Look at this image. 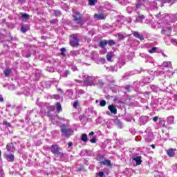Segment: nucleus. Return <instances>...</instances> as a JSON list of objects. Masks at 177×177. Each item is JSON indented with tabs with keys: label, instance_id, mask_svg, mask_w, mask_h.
Returning <instances> with one entry per match:
<instances>
[{
	"label": "nucleus",
	"instance_id": "f257e3e1",
	"mask_svg": "<svg viewBox=\"0 0 177 177\" xmlns=\"http://www.w3.org/2000/svg\"><path fill=\"white\" fill-rule=\"evenodd\" d=\"M172 68V63L171 62H165L160 66L159 69H158V73L161 75L162 74H165V71L161 70H168V68Z\"/></svg>",
	"mask_w": 177,
	"mask_h": 177
},
{
	"label": "nucleus",
	"instance_id": "f03ea898",
	"mask_svg": "<svg viewBox=\"0 0 177 177\" xmlns=\"http://www.w3.org/2000/svg\"><path fill=\"white\" fill-rule=\"evenodd\" d=\"M61 132H62L63 136L68 138V136H71V133H73V131L71 127H67L66 126V124H64L61 127Z\"/></svg>",
	"mask_w": 177,
	"mask_h": 177
},
{
	"label": "nucleus",
	"instance_id": "7ed1b4c3",
	"mask_svg": "<svg viewBox=\"0 0 177 177\" xmlns=\"http://www.w3.org/2000/svg\"><path fill=\"white\" fill-rule=\"evenodd\" d=\"M84 80L85 84L88 85V86H92L93 85H95V77H91L88 75H85L84 76Z\"/></svg>",
	"mask_w": 177,
	"mask_h": 177
},
{
	"label": "nucleus",
	"instance_id": "20e7f679",
	"mask_svg": "<svg viewBox=\"0 0 177 177\" xmlns=\"http://www.w3.org/2000/svg\"><path fill=\"white\" fill-rule=\"evenodd\" d=\"M70 45L73 47L78 46V37H77V35H71Z\"/></svg>",
	"mask_w": 177,
	"mask_h": 177
},
{
	"label": "nucleus",
	"instance_id": "39448f33",
	"mask_svg": "<svg viewBox=\"0 0 177 177\" xmlns=\"http://www.w3.org/2000/svg\"><path fill=\"white\" fill-rule=\"evenodd\" d=\"M60 148L57 147V145H52L51 147V151L53 153V154H55V156H62L61 152L59 151Z\"/></svg>",
	"mask_w": 177,
	"mask_h": 177
},
{
	"label": "nucleus",
	"instance_id": "423d86ee",
	"mask_svg": "<svg viewBox=\"0 0 177 177\" xmlns=\"http://www.w3.org/2000/svg\"><path fill=\"white\" fill-rule=\"evenodd\" d=\"M147 3V0H138V1L137 2L136 8L139 9L140 8L141 9H144Z\"/></svg>",
	"mask_w": 177,
	"mask_h": 177
},
{
	"label": "nucleus",
	"instance_id": "0eeeda50",
	"mask_svg": "<svg viewBox=\"0 0 177 177\" xmlns=\"http://www.w3.org/2000/svg\"><path fill=\"white\" fill-rule=\"evenodd\" d=\"M73 18L77 24H81L82 20H81V14H80V12H76L75 15H73Z\"/></svg>",
	"mask_w": 177,
	"mask_h": 177
},
{
	"label": "nucleus",
	"instance_id": "6e6552de",
	"mask_svg": "<svg viewBox=\"0 0 177 177\" xmlns=\"http://www.w3.org/2000/svg\"><path fill=\"white\" fill-rule=\"evenodd\" d=\"M94 19L95 20H104L106 16L104 14H95Z\"/></svg>",
	"mask_w": 177,
	"mask_h": 177
},
{
	"label": "nucleus",
	"instance_id": "1a4fd4ad",
	"mask_svg": "<svg viewBox=\"0 0 177 177\" xmlns=\"http://www.w3.org/2000/svg\"><path fill=\"white\" fill-rule=\"evenodd\" d=\"M109 110L112 113V114H117V108L115 105L111 104L108 106Z\"/></svg>",
	"mask_w": 177,
	"mask_h": 177
},
{
	"label": "nucleus",
	"instance_id": "9d476101",
	"mask_svg": "<svg viewBox=\"0 0 177 177\" xmlns=\"http://www.w3.org/2000/svg\"><path fill=\"white\" fill-rule=\"evenodd\" d=\"M4 157L6 160H7V161H9L10 162H12V161H14L15 160V156H13L12 154H6L4 155Z\"/></svg>",
	"mask_w": 177,
	"mask_h": 177
},
{
	"label": "nucleus",
	"instance_id": "9b49d317",
	"mask_svg": "<svg viewBox=\"0 0 177 177\" xmlns=\"http://www.w3.org/2000/svg\"><path fill=\"white\" fill-rule=\"evenodd\" d=\"M176 151V149H170L167 150V153L169 157H174V156H175Z\"/></svg>",
	"mask_w": 177,
	"mask_h": 177
},
{
	"label": "nucleus",
	"instance_id": "f8f14e48",
	"mask_svg": "<svg viewBox=\"0 0 177 177\" xmlns=\"http://www.w3.org/2000/svg\"><path fill=\"white\" fill-rule=\"evenodd\" d=\"M6 149L8 151H10V152H13L15 150V147H13V143L8 144L6 146Z\"/></svg>",
	"mask_w": 177,
	"mask_h": 177
},
{
	"label": "nucleus",
	"instance_id": "ddd939ff",
	"mask_svg": "<svg viewBox=\"0 0 177 177\" xmlns=\"http://www.w3.org/2000/svg\"><path fill=\"white\" fill-rule=\"evenodd\" d=\"M133 161H136V165H140L142 164V157L137 156L133 158Z\"/></svg>",
	"mask_w": 177,
	"mask_h": 177
},
{
	"label": "nucleus",
	"instance_id": "4468645a",
	"mask_svg": "<svg viewBox=\"0 0 177 177\" xmlns=\"http://www.w3.org/2000/svg\"><path fill=\"white\" fill-rule=\"evenodd\" d=\"M107 44H109V41H107L106 40H102L100 41L99 46L101 48H105V46H107Z\"/></svg>",
	"mask_w": 177,
	"mask_h": 177
},
{
	"label": "nucleus",
	"instance_id": "2eb2a0df",
	"mask_svg": "<svg viewBox=\"0 0 177 177\" xmlns=\"http://www.w3.org/2000/svg\"><path fill=\"white\" fill-rule=\"evenodd\" d=\"M133 35L134 37H136V38H138L139 39H140V41H143V39H145L143 36L140 35V34H139V32H134Z\"/></svg>",
	"mask_w": 177,
	"mask_h": 177
},
{
	"label": "nucleus",
	"instance_id": "dca6fc26",
	"mask_svg": "<svg viewBox=\"0 0 177 177\" xmlns=\"http://www.w3.org/2000/svg\"><path fill=\"white\" fill-rule=\"evenodd\" d=\"M3 73H4L5 77H9V75L12 74V69L7 68L3 71Z\"/></svg>",
	"mask_w": 177,
	"mask_h": 177
},
{
	"label": "nucleus",
	"instance_id": "f3484780",
	"mask_svg": "<svg viewBox=\"0 0 177 177\" xmlns=\"http://www.w3.org/2000/svg\"><path fill=\"white\" fill-rule=\"evenodd\" d=\"M167 122L169 124H174L175 122V118L174 116H169L167 118Z\"/></svg>",
	"mask_w": 177,
	"mask_h": 177
},
{
	"label": "nucleus",
	"instance_id": "a211bd4d",
	"mask_svg": "<svg viewBox=\"0 0 177 177\" xmlns=\"http://www.w3.org/2000/svg\"><path fill=\"white\" fill-rule=\"evenodd\" d=\"M100 164H101L102 165H108V166H110V165H111V162L110 160H104V161L100 162Z\"/></svg>",
	"mask_w": 177,
	"mask_h": 177
},
{
	"label": "nucleus",
	"instance_id": "6ab92c4d",
	"mask_svg": "<svg viewBox=\"0 0 177 177\" xmlns=\"http://www.w3.org/2000/svg\"><path fill=\"white\" fill-rule=\"evenodd\" d=\"M82 142H88V135H86V133L82 135Z\"/></svg>",
	"mask_w": 177,
	"mask_h": 177
},
{
	"label": "nucleus",
	"instance_id": "aec40b11",
	"mask_svg": "<svg viewBox=\"0 0 177 177\" xmlns=\"http://www.w3.org/2000/svg\"><path fill=\"white\" fill-rule=\"evenodd\" d=\"M171 29L169 28L167 30H162L161 32L165 35H169V34H171Z\"/></svg>",
	"mask_w": 177,
	"mask_h": 177
},
{
	"label": "nucleus",
	"instance_id": "412c9836",
	"mask_svg": "<svg viewBox=\"0 0 177 177\" xmlns=\"http://www.w3.org/2000/svg\"><path fill=\"white\" fill-rule=\"evenodd\" d=\"M111 57H113V53H109L106 55V59H107L108 62H111Z\"/></svg>",
	"mask_w": 177,
	"mask_h": 177
},
{
	"label": "nucleus",
	"instance_id": "4be33fe9",
	"mask_svg": "<svg viewBox=\"0 0 177 177\" xmlns=\"http://www.w3.org/2000/svg\"><path fill=\"white\" fill-rule=\"evenodd\" d=\"M56 107H57V113H60V111H62V105L60 104V103H57L56 104Z\"/></svg>",
	"mask_w": 177,
	"mask_h": 177
},
{
	"label": "nucleus",
	"instance_id": "5701e85b",
	"mask_svg": "<svg viewBox=\"0 0 177 177\" xmlns=\"http://www.w3.org/2000/svg\"><path fill=\"white\" fill-rule=\"evenodd\" d=\"M156 51H157V48L156 47H153L152 48L148 50V52L149 53H156Z\"/></svg>",
	"mask_w": 177,
	"mask_h": 177
},
{
	"label": "nucleus",
	"instance_id": "b1692460",
	"mask_svg": "<svg viewBox=\"0 0 177 177\" xmlns=\"http://www.w3.org/2000/svg\"><path fill=\"white\" fill-rule=\"evenodd\" d=\"M97 2V0H89L88 1V3L89 5H91V6H93V5H95V3Z\"/></svg>",
	"mask_w": 177,
	"mask_h": 177
},
{
	"label": "nucleus",
	"instance_id": "393cba45",
	"mask_svg": "<svg viewBox=\"0 0 177 177\" xmlns=\"http://www.w3.org/2000/svg\"><path fill=\"white\" fill-rule=\"evenodd\" d=\"M145 19V17L143 15L139 16L136 18L137 21H142Z\"/></svg>",
	"mask_w": 177,
	"mask_h": 177
},
{
	"label": "nucleus",
	"instance_id": "a878e982",
	"mask_svg": "<svg viewBox=\"0 0 177 177\" xmlns=\"http://www.w3.org/2000/svg\"><path fill=\"white\" fill-rule=\"evenodd\" d=\"M108 44L109 45V46H113V45H115V42L114 41V40H109Z\"/></svg>",
	"mask_w": 177,
	"mask_h": 177
},
{
	"label": "nucleus",
	"instance_id": "bb28decb",
	"mask_svg": "<svg viewBox=\"0 0 177 177\" xmlns=\"http://www.w3.org/2000/svg\"><path fill=\"white\" fill-rule=\"evenodd\" d=\"M60 50H61V55H62V56H66V53H64V52H66V48H62L61 49H60Z\"/></svg>",
	"mask_w": 177,
	"mask_h": 177
},
{
	"label": "nucleus",
	"instance_id": "cd10ccee",
	"mask_svg": "<svg viewBox=\"0 0 177 177\" xmlns=\"http://www.w3.org/2000/svg\"><path fill=\"white\" fill-rule=\"evenodd\" d=\"M100 104L102 107H104V106H106V100L100 101Z\"/></svg>",
	"mask_w": 177,
	"mask_h": 177
},
{
	"label": "nucleus",
	"instance_id": "c85d7f7f",
	"mask_svg": "<svg viewBox=\"0 0 177 177\" xmlns=\"http://www.w3.org/2000/svg\"><path fill=\"white\" fill-rule=\"evenodd\" d=\"M90 142H91V143H96V137L93 136V137L91 138V139L90 140Z\"/></svg>",
	"mask_w": 177,
	"mask_h": 177
},
{
	"label": "nucleus",
	"instance_id": "c756f323",
	"mask_svg": "<svg viewBox=\"0 0 177 177\" xmlns=\"http://www.w3.org/2000/svg\"><path fill=\"white\" fill-rule=\"evenodd\" d=\"M54 13H55V16H60L62 15V12L59 10H55Z\"/></svg>",
	"mask_w": 177,
	"mask_h": 177
},
{
	"label": "nucleus",
	"instance_id": "7c9ffc66",
	"mask_svg": "<svg viewBox=\"0 0 177 177\" xmlns=\"http://www.w3.org/2000/svg\"><path fill=\"white\" fill-rule=\"evenodd\" d=\"M22 17H24V19H30V16L26 13L22 14Z\"/></svg>",
	"mask_w": 177,
	"mask_h": 177
},
{
	"label": "nucleus",
	"instance_id": "2f4dec72",
	"mask_svg": "<svg viewBox=\"0 0 177 177\" xmlns=\"http://www.w3.org/2000/svg\"><path fill=\"white\" fill-rule=\"evenodd\" d=\"M118 38H119V39H124V38H125V36H124V35H122L121 33H119Z\"/></svg>",
	"mask_w": 177,
	"mask_h": 177
},
{
	"label": "nucleus",
	"instance_id": "473e14b6",
	"mask_svg": "<svg viewBox=\"0 0 177 177\" xmlns=\"http://www.w3.org/2000/svg\"><path fill=\"white\" fill-rule=\"evenodd\" d=\"M171 42L172 43L173 45H177V39H172Z\"/></svg>",
	"mask_w": 177,
	"mask_h": 177
},
{
	"label": "nucleus",
	"instance_id": "72a5a7b5",
	"mask_svg": "<svg viewBox=\"0 0 177 177\" xmlns=\"http://www.w3.org/2000/svg\"><path fill=\"white\" fill-rule=\"evenodd\" d=\"M110 71H117V67H115V66H111L110 67Z\"/></svg>",
	"mask_w": 177,
	"mask_h": 177
},
{
	"label": "nucleus",
	"instance_id": "f704fd0d",
	"mask_svg": "<svg viewBox=\"0 0 177 177\" xmlns=\"http://www.w3.org/2000/svg\"><path fill=\"white\" fill-rule=\"evenodd\" d=\"M4 125H6V127H10V123L8 122L6 120H3Z\"/></svg>",
	"mask_w": 177,
	"mask_h": 177
},
{
	"label": "nucleus",
	"instance_id": "c9c22d12",
	"mask_svg": "<svg viewBox=\"0 0 177 177\" xmlns=\"http://www.w3.org/2000/svg\"><path fill=\"white\" fill-rule=\"evenodd\" d=\"M73 107L75 109H77V107H78V102L75 101L74 103H73Z\"/></svg>",
	"mask_w": 177,
	"mask_h": 177
},
{
	"label": "nucleus",
	"instance_id": "e433bc0d",
	"mask_svg": "<svg viewBox=\"0 0 177 177\" xmlns=\"http://www.w3.org/2000/svg\"><path fill=\"white\" fill-rule=\"evenodd\" d=\"M97 175H99L100 177H103V176H104V173L100 171V172L97 173Z\"/></svg>",
	"mask_w": 177,
	"mask_h": 177
},
{
	"label": "nucleus",
	"instance_id": "4c0bfd02",
	"mask_svg": "<svg viewBox=\"0 0 177 177\" xmlns=\"http://www.w3.org/2000/svg\"><path fill=\"white\" fill-rule=\"evenodd\" d=\"M153 121H154V122H157V121H158V117L157 116L153 117Z\"/></svg>",
	"mask_w": 177,
	"mask_h": 177
},
{
	"label": "nucleus",
	"instance_id": "58836bf2",
	"mask_svg": "<svg viewBox=\"0 0 177 177\" xmlns=\"http://www.w3.org/2000/svg\"><path fill=\"white\" fill-rule=\"evenodd\" d=\"M57 21V19H53L50 21L51 24H55Z\"/></svg>",
	"mask_w": 177,
	"mask_h": 177
},
{
	"label": "nucleus",
	"instance_id": "ea45409f",
	"mask_svg": "<svg viewBox=\"0 0 177 177\" xmlns=\"http://www.w3.org/2000/svg\"><path fill=\"white\" fill-rule=\"evenodd\" d=\"M54 98L58 100V99H60V96L59 95H54Z\"/></svg>",
	"mask_w": 177,
	"mask_h": 177
},
{
	"label": "nucleus",
	"instance_id": "a19ab883",
	"mask_svg": "<svg viewBox=\"0 0 177 177\" xmlns=\"http://www.w3.org/2000/svg\"><path fill=\"white\" fill-rule=\"evenodd\" d=\"M21 30L23 32H27V30L26 28H24V27L22 26Z\"/></svg>",
	"mask_w": 177,
	"mask_h": 177
},
{
	"label": "nucleus",
	"instance_id": "79ce46f5",
	"mask_svg": "<svg viewBox=\"0 0 177 177\" xmlns=\"http://www.w3.org/2000/svg\"><path fill=\"white\" fill-rule=\"evenodd\" d=\"M68 74H70V72L68 71H65V77H67V75H68Z\"/></svg>",
	"mask_w": 177,
	"mask_h": 177
},
{
	"label": "nucleus",
	"instance_id": "37998d69",
	"mask_svg": "<svg viewBox=\"0 0 177 177\" xmlns=\"http://www.w3.org/2000/svg\"><path fill=\"white\" fill-rule=\"evenodd\" d=\"M93 135H95V132H93V131H91V132L89 133V136H93Z\"/></svg>",
	"mask_w": 177,
	"mask_h": 177
},
{
	"label": "nucleus",
	"instance_id": "c03bdc74",
	"mask_svg": "<svg viewBox=\"0 0 177 177\" xmlns=\"http://www.w3.org/2000/svg\"><path fill=\"white\" fill-rule=\"evenodd\" d=\"M72 70H73V71H75L77 70V67H76V66L72 67Z\"/></svg>",
	"mask_w": 177,
	"mask_h": 177
},
{
	"label": "nucleus",
	"instance_id": "a18cd8bd",
	"mask_svg": "<svg viewBox=\"0 0 177 177\" xmlns=\"http://www.w3.org/2000/svg\"><path fill=\"white\" fill-rule=\"evenodd\" d=\"M68 147H71V146H73V142H68Z\"/></svg>",
	"mask_w": 177,
	"mask_h": 177
},
{
	"label": "nucleus",
	"instance_id": "49530a36",
	"mask_svg": "<svg viewBox=\"0 0 177 177\" xmlns=\"http://www.w3.org/2000/svg\"><path fill=\"white\" fill-rule=\"evenodd\" d=\"M0 102H3V97L2 96H0Z\"/></svg>",
	"mask_w": 177,
	"mask_h": 177
},
{
	"label": "nucleus",
	"instance_id": "de8ad7c7",
	"mask_svg": "<svg viewBox=\"0 0 177 177\" xmlns=\"http://www.w3.org/2000/svg\"><path fill=\"white\" fill-rule=\"evenodd\" d=\"M151 147H152V149H156V146H154V145H151Z\"/></svg>",
	"mask_w": 177,
	"mask_h": 177
},
{
	"label": "nucleus",
	"instance_id": "09e8293b",
	"mask_svg": "<svg viewBox=\"0 0 177 177\" xmlns=\"http://www.w3.org/2000/svg\"><path fill=\"white\" fill-rule=\"evenodd\" d=\"M1 157H2V152L0 151V160H1Z\"/></svg>",
	"mask_w": 177,
	"mask_h": 177
},
{
	"label": "nucleus",
	"instance_id": "8fccbe9b",
	"mask_svg": "<svg viewBox=\"0 0 177 177\" xmlns=\"http://www.w3.org/2000/svg\"><path fill=\"white\" fill-rule=\"evenodd\" d=\"M65 10H68V6H66V8H65Z\"/></svg>",
	"mask_w": 177,
	"mask_h": 177
},
{
	"label": "nucleus",
	"instance_id": "3c124183",
	"mask_svg": "<svg viewBox=\"0 0 177 177\" xmlns=\"http://www.w3.org/2000/svg\"><path fill=\"white\" fill-rule=\"evenodd\" d=\"M168 2H174V0H168Z\"/></svg>",
	"mask_w": 177,
	"mask_h": 177
},
{
	"label": "nucleus",
	"instance_id": "603ef678",
	"mask_svg": "<svg viewBox=\"0 0 177 177\" xmlns=\"http://www.w3.org/2000/svg\"><path fill=\"white\" fill-rule=\"evenodd\" d=\"M174 99H175L176 100H177V95H175Z\"/></svg>",
	"mask_w": 177,
	"mask_h": 177
},
{
	"label": "nucleus",
	"instance_id": "864d4df0",
	"mask_svg": "<svg viewBox=\"0 0 177 177\" xmlns=\"http://www.w3.org/2000/svg\"><path fill=\"white\" fill-rule=\"evenodd\" d=\"M106 114H110V112H107Z\"/></svg>",
	"mask_w": 177,
	"mask_h": 177
},
{
	"label": "nucleus",
	"instance_id": "5fc2aeb1",
	"mask_svg": "<svg viewBox=\"0 0 177 177\" xmlns=\"http://www.w3.org/2000/svg\"><path fill=\"white\" fill-rule=\"evenodd\" d=\"M166 71H168V70H166Z\"/></svg>",
	"mask_w": 177,
	"mask_h": 177
},
{
	"label": "nucleus",
	"instance_id": "6e6d98bb",
	"mask_svg": "<svg viewBox=\"0 0 177 177\" xmlns=\"http://www.w3.org/2000/svg\"><path fill=\"white\" fill-rule=\"evenodd\" d=\"M64 1H66V0H64Z\"/></svg>",
	"mask_w": 177,
	"mask_h": 177
}]
</instances>
